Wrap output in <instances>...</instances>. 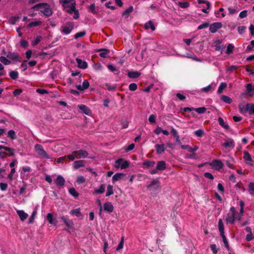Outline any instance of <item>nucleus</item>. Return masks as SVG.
<instances>
[{
    "instance_id": "1a4fd4ad",
    "label": "nucleus",
    "mask_w": 254,
    "mask_h": 254,
    "mask_svg": "<svg viewBox=\"0 0 254 254\" xmlns=\"http://www.w3.org/2000/svg\"><path fill=\"white\" fill-rule=\"evenodd\" d=\"M209 164L215 170L219 171L223 167V163L221 160H213L211 162L209 163Z\"/></svg>"
},
{
    "instance_id": "20e7f679",
    "label": "nucleus",
    "mask_w": 254,
    "mask_h": 254,
    "mask_svg": "<svg viewBox=\"0 0 254 254\" xmlns=\"http://www.w3.org/2000/svg\"><path fill=\"white\" fill-rule=\"evenodd\" d=\"M240 112L244 113L248 112L250 115H254V103H247L242 107H239Z\"/></svg>"
},
{
    "instance_id": "473e14b6",
    "label": "nucleus",
    "mask_w": 254,
    "mask_h": 254,
    "mask_svg": "<svg viewBox=\"0 0 254 254\" xmlns=\"http://www.w3.org/2000/svg\"><path fill=\"white\" fill-rule=\"evenodd\" d=\"M226 220L227 223L233 224L235 220V215L233 214H228Z\"/></svg>"
},
{
    "instance_id": "de8ad7c7",
    "label": "nucleus",
    "mask_w": 254,
    "mask_h": 254,
    "mask_svg": "<svg viewBox=\"0 0 254 254\" xmlns=\"http://www.w3.org/2000/svg\"><path fill=\"white\" fill-rule=\"evenodd\" d=\"M194 110L199 114H203L206 111V108L204 107H201L194 109Z\"/></svg>"
},
{
    "instance_id": "393cba45",
    "label": "nucleus",
    "mask_w": 254,
    "mask_h": 254,
    "mask_svg": "<svg viewBox=\"0 0 254 254\" xmlns=\"http://www.w3.org/2000/svg\"><path fill=\"white\" fill-rule=\"evenodd\" d=\"M70 213L72 215H75L77 217L82 218V215L80 211L79 208L72 209L70 211Z\"/></svg>"
},
{
    "instance_id": "bb28decb",
    "label": "nucleus",
    "mask_w": 254,
    "mask_h": 254,
    "mask_svg": "<svg viewBox=\"0 0 254 254\" xmlns=\"http://www.w3.org/2000/svg\"><path fill=\"white\" fill-rule=\"evenodd\" d=\"M127 75L131 78H135L138 77L140 75V73L138 71H129Z\"/></svg>"
},
{
    "instance_id": "c85d7f7f",
    "label": "nucleus",
    "mask_w": 254,
    "mask_h": 254,
    "mask_svg": "<svg viewBox=\"0 0 254 254\" xmlns=\"http://www.w3.org/2000/svg\"><path fill=\"white\" fill-rule=\"evenodd\" d=\"M99 52H101L99 55L101 57L105 58L109 53V50L107 49H101L99 50Z\"/></svg>"
},
{
    "instance_id": "052dcab7",
    "label": "nucleus",
    "mask_w": 254,
    "mask_h": 254,
    "mask_svg": "<svg viewBox=\"0 0 254 254\" xmlns=\"http://www.w3.org/2000/svg\"><path fill=\"white\" fill-rule=\"evenodd\" d=\"M128 88L130 91H135L137 88V85L136 83H132L129 84Z\"/></svg>"
},
{
    "instance_id": "cd10ccee",
    "label": "nucleus",
    "mask_w": 254,
    "mask_h": 254,
    "mask_svg": "<svg viewBox=\"0 0 254 254\" xmlns=\"http://www.w3.org/2000/svg\"><path fill=\"white\" fill-rule=\"evenodd\" d=\"M144 27L145 29L150 28L152 31H154L155 30V27L154 25L153 22L151 20L145 23Z\"/></svg>"
},
{
    "instance_id": "49530a36",
    "label": "nucleus",
    "mask_w": 254,
    "mask_h": 254,
    "mask_svg": "<svg viewBox=\"0 0 254 254\" xmlns=\"http://www.w3.org/2000/svg\"><path fill=\"white\" fill-rule=\"evenodd\" d=\"M244 159L246 161H252V159L250 153L247 151H245L244 153Z\"/></svg>"
},
{
    "instance_id": "c03bdc74",
    "label": "nucleus",
    "mask_w": 254,
    "mask_h": 254,
    "mask_svg": "<svg viewBox=\"0 0 254 254\" xmlns=\"http://www.w3.org/2000/svg\"><path fill=\"white\" fill-rule=\"evenodd\" d=\"M233 49L234 46L231 44H229L227 45L226 53L228 55L232 54L233 53Z\"/></svg>"
},
{
    "instance_id": "9d476101",
    "label": "nucleus",
    "mask_w": 254,
    "mask_h": 254,
    "mask_svg": "<svg viewBox=\"0 0 254 254\" xmlns=\"http://www.w3.org/2000/svg\"><path fill=\"white\" fill-rule=\"evenodd\" d=\"M222 26V24L221 22H214L209 26V30L212 33H215L219 29L221 28Z\"/></svg>"
},
{
    "instance_id": "338daca9",
    "label": "nucleus",
    "mask_w": 254,
    "mask_h": 254,
    "mask_svg": "<svg viewBox=\"0 0 254 254\" xmlns=\"http://www.w3.org/2000/svg\"><path fill=\"white\" fill-rule=\"evenodd\" d=\"M246 29V27L244 26H239L238 27V31L240 34H243Z\"/></svg>"
},
{
    "instance_id": "774afa93",
    "label": "nucleus",
    "mask_w": 254,
    "mask_h": 254,
    "mask_svg": "<svg viewBox=\"0 0 254 254\" xmlns=\"http://www.w3.org/2000/svg\"><path fill=\"white\" fill-rule=\"evenodd\" d=\"M20 45L22 48H26L28 46V43L26 40H22L20 42Z\"/></svg>"
},
{
    "instance_id": "bf43d9fd",
    "label": "nucleus",
    "mask_w": 254,
    "mask_h": 254,
    "mask_svg": "<svg viewBox=\"0 0 254 254\" xmlns=\"http://www.w3.org/2000/svg\"><path fill=\"white\" fill-rule=\"evenodd\" d=\"M197 2L199 4L205 3L207 6V9H209L211 4L209 1H205L204 0H197Z\"/></svg>"
},
{
    "instance_id": "f3484780",
    "label": "nucleus",
    "mask_w": 254,
    "mask_h": 254,
    "mask_svg": "<svg viewBox=\"0 0 254 254\" xmlns=\"http://www.w3.org/2000/svg\"><path fill=\"white\" fill-rule=\"evenodd\" d=\"M78 108L81 110L84 114L87 115H89L91 114V112L90 109L84 105H78Z\"/></svg>"
},
{
    "instance_id": "5701e85b",
    "label": "nucleus",
    "mask_w": 254,
    "mask_h": 254,
    "mask_svg": "<svg viewBox=\"0 0 254 254\" xmlns=\"http://www.w3.org/2000/svg\"><path fill=\"white\" fill-rule=\"evenodd\" d=\"M155 164V162L154 161L146 160L142 163V166L148 169L153 167Z\"/></svg>"
},
{
    "instance_id": "dca6fc26",
    "label": "nucleus",
    "mask_w": 254,
    "mask_h": 254,
    "mask_svg": "<svg viewBox=\"0 0 254 254\" xmlns=\"http://www.w3.org/2000/svg\"><path fill=\"white\" fill-rule=\"evenodd\" d=\"M76 61L78 67L82 69H85L87 67L88 64L85 61H83L80 59H76Z\"/></svg>"
},
{
    "instance_id": "b1692460",
    "label": "nucleus",
    "mask_w": 254,
    "mask_h": 254,
    "mask_svg": "<svg viewBox=\"0 0 254 254\" xmlns=\"http://www.w3.org/2000/svg\"><path fill=\"white\" fill-rule=\"evenodd\" d=\"M61 219L64 221V223L65 225L66 226H67L68 227L71 228H72L73 227V222L71 220H69L68 219L66 218L64 216L61 217Z\"/></svg>"
},
{
    "instance_id": "39448f33",
    "label": "nucleus",
    "mask_w": 254,
    "mask_h": 254,
    "mask_svg": "<svg viewBox=\"0 0 254 254\" xmlns=\"http://www.w3.org/2000/svg\"><path fill=\"white\" fill-rule=\"evenodd\" d=\"M75 4L76 3L74 0H72L70 7L67 8L66 10L67 12L70 14L74 13L73 18L74 19H76L79 17V12L78 10L76 9Z\"/></svg>"
},
{
    "instance_id": "e2e57ef3",
    "label": "nucleus",
    "mask_w": 254,
    "mask_h": 254,
    "mask_svg": "<svg viewBox=\"0 0 254 254\" xmlns=\"http://www.w3.org/2000/svg\"><path fill=\"white\" fill-rule=\"evenodd\" d=\"M124 237H123L121 239V240L120 242V243L119 244L118 247H117L116 248V250L117 251H119L121 249H122L123 248V246H124Z\"/></svg>"
},
{
    "instance_id": "5fc2aeb1",
    "label": "nucleus",
    "mask_w": 254,
    "mask_h": 254,
    "mask_svg": "<svg viewBox=\"0 0 254 254\" xmlns=\"http://www.w3.org/2000/svg\"><path fill=\"white\" fill-rule=\"evenodd\" d=\"M89 9L90 12L94 14H96L98 12V11L96 10L95 4L94 3H92L90 5Z\"/></svg>"
},
{
    "instance_id": "37998d69",
    "label": "nucleus",
    "mask_w": 254,
    "mask_h": 254,
    "mask_svg": "<svg viewBox=\"0 0 254 254\" xmlns=\"http://www.w3.org/2000/svg\"><path fill=\"white\" fill-rule=\"evenodd\" d=\"M7 137L10 138L12 139H14L16 138L15 132L13 130H10L7 133Z\"/></svg>"
},
{
    "instance_id": "3c124183",
    "label": "nucleus",
    "mask_w": 254,
    "mask_h": 254,
    "mask_svg": "<svg viewBox=\"0 0 254 254\" xmlns=\"http://www.w3.org/2000/svg\"><path fill=\"white\" fill-rule=\"evenodd\" d=\"M42 37L38 36L36 37L35 40L32 42V44L33 46L37 45L41 41Z\"/></svg>"
},
{
    "instance_id": "a18cd8bd",
    "label": "nucleus",
    "mask_w": 254,
    "mask_h": 254,
    "mask_svg": "<svg viewBox=\"0 0 254 254\" xmlns=\"http://www.w3.org/2000/svg\"><path fill=\"white\" fill-rule=\"evenodd\" d=\"M133 8L132 6H130L128 7L125 11L123 13V15H127L128 16L129 13L132 12L133 11Z\"/></svg>"
},
{
    "instance_id": "6e6552de",
    "label": "nucleus",
    "mask_w": 254,
    "mask_h": 254,
    "mask_svg": "<svg viewBox=\"0 0 254 254\" xmlns=\"http://www.w3.org/2000/svg\"><path fill=\"white\" fill-rule=\"evenodd\" d=\"M73 29V23L71 22H67L61 27V32L65 35L69 34Z\"/></svg>"
},
{
    "instance_id": "09e8293b",
    "label": "nucleus",
    "mask_w": 254,
    "mask_h": 254,
    "mask_svg": "<svg viewBox=\"0 0 254 254\" xmlns=\"http://www.w3.org/2000/svg\"><path fill=\"white\" fill-rule=\"evenodd\" d=\"M47 219L49 222L51 224H55L53 219V216L52 213H48L47 216Z\"/></svg>"
},
{
    "instance_id": "4be33fe9",
    "label": "nucleus",
    "mask_w": 254,
    "mask_h": 254,
    "mask_svg": "<svg viewBox=\"0 0 254 254\" xmlns=\"http://www.w3.org/2000/svg\"><path fill=\"white\" fill-rule=\"evenodd\" d=\"M17 213L22 221H24L28 216L23 210H17Z\"/></svg>"
},
{
    "instance_id": "13d9d810",
    "label": "nucleus",
    "mask_w": 254,
    "mask_h": 254,
    "mask_svg": "<svg viewBox=\"0 0 254 254\" xmlns=\"http://www.w3.org/2000/svg\"><path fill=\"white\" fill-rule=\"evenodd\" d=\"M106 88L110 91H114L116 88V86L114 85H111L110 84L107 83L105 85Z\"/></svg>"
},
{
    "instance_id": "e433bc0d",
    "label": "nucleus",
    "mask_w": 254,
    "mask_h": 254,
    "mask_svg": "<svg viewBox=\"0 0 254 254\" xmlns=\"http://www.w3.org/2000/svg\"><path fill=\"white\" fill-rule=\"evenodd\" d=\"M5 150L7 151L6 154H7V156H14L15 152L14 149L6 146V149H5Z\"/></svg>"
},
{
    "instance_id": "aec40b11",
    "label": "nucleus",
    "mask_w": 254,
    "mask_h": 254,
    "mask_svg": "<svg viewBox=\"0 0 254 254\" xmlns=\"http://www.w3.org/2000/svg\"><path fill=\"white\" fill-rule=\"evenodd\" d=\"M246 89L249 96L252 97L254 96V87L252 86V84H248L246 86Z\"/></svg>"
},
{
    "instance_id": "2eb2a0df",
    "label": "nucleus",
    "mask_w": 254,
    "mask_h": 254,
    "mask_svg": "<svg viewBox=\"0 0 254 254\" xmlns=\"http://www.w3.org/2000/svg\"><path fill=\"white\" fill-rule=\"evenodd\" d=\"M104 209L105 211L111 213L113 211L114 206L111 202H107L104 204Z\"/></svg>"
},
{
    "instance_id": "4c0bfd02",
    "label": "nucleus",
    "mask_w": 254,
    "mask_h": 254,
    "mask_svg": "<svg viewBox=\"0 0 254 254\" xmlns=\"http://www.w3.org/2000/svg\"><path fill=\"white\" fill-rule=\"evenodd\" d=\"M227 87V84L225 82H221L220 83V85H219V87L218 88V89L217 90L218 94H220L221 93H222L223 90L226 88Z\"/></svg>"
},
{
    "instance_id": "72a5a7b5",
    "label": "nucleus",
    "mask_w": 254,
    "mask_h": 254,
    "mask_svg": "<svg viewBox=\"0 0 254 254\" xmlns=\"http://www.w3.org/2000/svg\"><path fill=\"white\" fill-rule=\"evenodd\" d=\"M105 185L104 184H102L100 185L99 189L94 190V192L98 194H102L105 191Z\"/></svg>"
},
{
    "instance_id": "58836bf2",
    "label": "nucleus",
    "mask_w": 254,
    "mask_h": 254,
    "mask_svg": "<svg viewBox=\"0 0 254 254\" xmlns=\"http://www.w3.org/2000/svg\"><path fill=\"white\" fill-rule=\"evenodd\" d=\"M37 211L36 208H35L32 213L31 216H30V218L29 219L28 222L29 224H32L34 221V219L36 215L37 214Z\"/></svg>"
},
{
    "instance_id": "680f3d73",
    "label": "nucleus",
    "mask_w": 254,
    "mask_h": 254,
    "mask_svg": "<svg viewBox=\"0 0 254 254\" xmlns=\"http://www.w3.org/2000/svg\"><path fill=\"white\" fill-rule=\"evenodd\" d=\"M171 133L172 136H173L175 138L177 137V136H180L178 131L173 127H171Z\"/></svg>"
},
{
    "instance_id": "4468645a",
    "label": "nucleus",
    "mask_w": 254,
    "mask_h": 254,
    "mask_svg": "<svg viewBox=\"0 0 254 254\" xmlns=\"http://www.w3.org/2000/svg\"><path fill=\"white\" fill-rule=\"evenodd\" d=\"M223 146L226 148H233L235 147V142L231 138H229L223 144Z\"/></svg>"
},
{
    "instance_id": "8fccbe9b",
    "label": "nucleus",
    "mask_w": 254,
    "mask_h": 254,
    "mask_svg": "<svg viewBox=\"0 0 254 254\" xmlns=\"http://www.w3.org/2000/svg\"><path fill=\"white\" fill-rule=\"evenodd\" d=\"M194 134L197 137H201L204 135V131L202 129H198L194 132Z\"/></svg>"
},
{
    "instance_id": "c9c22d12",
    "label": "nucleus",
    "mask_w": 254,
    "mask_h": 254,
    "mask_svg": "<svg viewBox=\"0 0 254 254\" xmlns=\"http://www.w3.org/2000/svg\"><path fill=\"white\" fill-rule=\"evenodd\" d=\"M114 194L113 187L112 186L109 185L107 186V190L106 193V196H109Z\"/></svg>"
},
{
    "instance_id": "f8f14e48",
    "label": "nucleus",
    "mask_w": 254,
    "mask_h": 254,
    "mask_svg": "<svg viewBox=\"0 0 254 254\" xmlns=\"http://www.w3.org/2000/svg\"><path fill=\"white\" fill-rule=\"evenodd\" d=\"M6 57L13 61L16 60L20 62H21V58L16 53L9 52L6 55Z\"/></svg>"
},
{
    "instance_id": "f257e3e1",
    "label": "nucleus",
    "mask_w": 254,
    "mask_h": 254,
    "mask_svg": "<svg viewBox=\"0 0 254 254\" xmlns=\"http://www.w3.org/2000/svg\"><path fill=\"white\" fill-rule=\"evenodd\" d=\"M40 9V11L46 17H49L53 14V10L51 8L50 5L47 3L43 2L34 5L32 9Z\"/></svg>"
},
{
    "instance_id": "9b49d317",
    "label": "nucleus",
    "mask_w": 254,
    "mask_h": 254,
    "mask_svg": "<svg viewBox=\"0 0 254 254\" xmlns=\"http://www.w3.org/2000/svg\"><path fill=\"white\" fill-rule=\"evenodd\" d=\"M75 154L76 158H85L88 156V153L86 150L80 149L75 151Z\"/></svg>"
},
{
    "instance_id": "412c9836",
    "label": "nucleus",
    "mask_w": 254,
    "mask_h": 254,
    "mask_svg": "<svg viewBox=\"0 0 254 254\" xmlns=\"http://www.w3.org/2000/svg\"><path fill=\"white\" fill-rule=\"evenodd\" d=\"M218 122L219 125L223 128L225 129H228L230 128L229 126L224 122V120L221 117H219L218 118Z\"/></svg>"
},
{
    "instance_id": "4d7b16f0",
    "label": "nucleus",
    "mask_w": 254,
    "mask_h": 254,
    "mask_svg": "<svg viewBox=\"0 0 254 254\" xmlns=\"http://www.w3.org/2000/svg\"><path fill=\"white\" fill-rule=\"evenodd\" d=\"M85 34H86L85 31H81L79 32H78L75 34L74 38L77 39L78 38L82 37L84 36Z\"/></svg>"
},
{
    "instance_id": "a878e982",
    "label": "nucleus",
    "mask_w": 254,
    "mask_h": 254,
    "mask_svg": "<svg viewBox=\"0 0 254 254\" xmlns=\"http://www.w3.org/2000/svg\"><path fill=\"white\" fill-rule=\"evenodd\" d=\"M125 176L124 173H116L113 177V181H117L122 179Z\"/></svg>"
},
{
    "instance_id": "7ed1b4c3",
    "label": "nucleus",
    "mask_w": 254,
    "mask_h": 254,
    "mask_svg": "<svg viewBox=\"0 0 254 254\" xmlns=\"http://www.w3.org/2000/svg\"><path fill=\"white\" fill-rule=\"evenodd\" d=\"M35 150L39 156H40L42 158H44L46 159H50L51 157L47 153L46 151L44 149L42 145L36 144L35 145Z\"/></svg>"
},
{
    "instance_id": "864d4df0",
    "label": "nucleus",
    "mask_w": 254,
    "mask_h": 254,
    "mask_svg": "<svg viewBox=\"0 0 254 254\" xmlns=\"http://www.w3.org/2000/svg\"><path fill=\"white\" fill-rule=\"evenodd\" d=\"M65 156L66 157V159H68L71 161H73L75 158H76L75 154V151H73L72 154H69Z\"/></svg>"
},
{
    "instance_id": "7c9ffc66",
    "label": "nucleus",
    "mask_w": 254,
    "mask_h": 254,
    "mask_svg": "<svg viewBox=\"0 0 254 254\" xmlns=\"http://www.w3.org/2000/svg\"><path fill=\"white\" fill-rule=\"evenodd\" d=\"M220 99L222 101L227 104H231L232 102V99L226 95H221Z\"/></svg>"
},
{
    "instance_id": "603ef678",
    "label": "nucleus",
    "mask_w": 254,
    "mask_h": 254,
    "mask_svg": "<svg viewBox=\"0 0 254 254\" xmlns=\"http://www.w3.org/2000/svg\"><path fill=\"white\" fill-rule=\"evenodd\" d=\"M179 5L182 8H187L189 6L190 3L188 2H179Z\"/></svg>"
},
{
    "instance_id": "ddd939ff",
    "label": "nucleus",
    "mask_w": 254,
    "mask_h": 254,
    "mask_svg": "<svg viewBox=\"0 0 254 254\" xmlns=\"http://www.w3.org/2000/svg\"><path fill=\"white\" fill-rule=\"evenodd\" d=\"M55 182L57 187L60 188L64 185L65 180L62 176L59 175L55 180Z\"/></svg>"
},
{
    "instance_id": "c756f323",
    "label": "nucleus",
    "mask_w": 254,
    "mask_h": 254,
    "mask_svg": "<svg viewBox=\"0 0 254 254\" xmlns=\"http://www.w3.org/2000/svg\"><path fill=\"white\" fill-rule=\"evenodd\" d=\"M72 0H62L61 3H62L63 7L64 8L70 7V4H71Z\"/></svg>"
},
{
    "instance_id": "0eeeda50",
    "label": "nucleus",
    "mask_w": 254,
    "mask_h": 254,
    "mask_svg": "<svg viewBox=\"0 0 254 254\" xmlns=\"http://www.w3.org/2000/svg\"><path fill=\"white\" fill-rule=\"evenodd\" d=\"M129 166V163L127 161H125L123 159H118L115 161V167L117 168H121L122 169H125Z\"/></svg>"
},
{
    "instance_id": "a19ab883",
    "label": "nucleus",
    "mask_w": 254,
    "mask_h": 254,
    "mask_svg": "<svg viewBox=\"0 0 254 254\" xmlns=\"http://www.w3.org/2000/svg\"><path fill=\"white\" fill-rule=\"evenodd\" d=\"M0 61L5 65H8L11 63V61L7 59L6 57L3 56L0 57Z\"/></svg>"
},
{
    "instance_id": "2f4dec72",
    "label": "nucleus",
    "mask_w": 254,
    "mask_h": 254,
    "mask_svg": "<svg viewBox=\"0 0 254 254\" xmlns=\"http://www.w3.org/2000/svg\"><path fill=\"white\" fill-rule=\"evenodd\" d=\"M248 191L251 195L254 196V182H250L249 184Z\"/></svg>"
},
{
    "instance_id": "69168bd1",
    "label": "nucleus",
    "mask_w": 254,
    "mask_h": 254,
    "mask_svg": "<svg viewBox=\"0 0 254 254\" xmlns=\"http://www.w3.org/2000/svg\"><path fill=\"white\" fill-rule=\"evenodd\" d=\"M89 82L87 80H85L82 83V88H83V89L84 90L85 89H87L89 87Z\"/></svg>"
},
{
    "instance_id": "a211bd4d",
    "label": "nucleus",
    "mask_w": 254,
    "mask_h": 254,
    "mask_svg": "<svg viewBox=\"0 0 254 254\" xmlns=\"http://www.w3.org/2000/svg\"><path fill=\"white\" fill-rule=\"evenodd\" d=\"M84 163V160L75 161L73 163V168L76 170L80 167H84L85 166Z\"/></svg>"
},
{
    "instance_id": "f03ea898",
    "label": "nucleus",
    "mask_w": 254,
    "mask_h": 254,
    "mask_svg": "<svg viewBox=\"0 0 254 254\" xmlns=\"http://www.w3.org/2000/svg\"><path fill=\"white\" fill-rule=\"evenodd\" d=\"M218 229L220 233V235L223 239V241L225 246L228 249L229 245L225 235H224V227L222 219H220L218 221Z\"/></svg>"
},
{
    "instance_id": "423d86ee",
    "label": "nucleus",
    "mask_w": 254,
    "mask_h": 254,
    "mask_svg": "<svg viewBox=\"0 0 254 254\" xmlns=\"http://www.w3.org/2000/svg\"><path fill=\"white\" fill-rule=\"evenodd\" d=\"M166 168V163L164 161H159L158 162L156 167L150 171V173L152 175L156 174L159 171L165 170Z\"/></svg>"
},
{
    "instance_id": "79ce46f5",
    "label": "nucleus",
    "mask_w": 254,
    "mask_h": 254,
    "mask_svg": "<svg viewBox=\"0 0 254 254\" xmlns=\"http://www.w3.org/2000/svg\"><path fill=\"white\" fill-rule=\"evenodd\" d=\"M69 193L75 197L78 196V193L74 188H71L69 189Z\"/></svg>"
},
{
    "instance_id": "6ab92c4d",
    "label": "nucleus",
    "mask_w": 254,
    "mask_h": 254,
    "mask_svg": "<svg viewBox=\"0 0 254 254\" xmlns=\"http://www.w3.org/2000/svg\"><path fill=\"white\" fill-rule=\"evenodd\" d=\"M155 148L156 149L157 153L158 154H161L165 151V145L164 144H157L155 145Z\"/></svg>"
},
{
    "instance_id": "0e129e2a",
    "label": "nucleus",
    "mask_w": 254,
    "mask_h": 254,
    "mask_svg": "<svg viewBox=\"0 0 254 254\" xmlns=\"http://www.w3.org/2000/svg\"><path fill=\"white\" fill-rule=\"evenodd\" d=\"M158 184H159V181L158 179L153 180V181H151V183L147 186V188L149 189L151 188L152 186Z\"/></svg>"
},
{
    "instance_id": "ea45409f",
    "label": "nucleus",
    "mask_w": 254,
    "mask_h": 254,
    "mask_svg": "<svg viewBox=\"0 0 254 254\" xmlns=\"http://www.w3.org/2000/svg\"><path fill=\"white\" fill-rule=\"evenodd\" d=\"M10 78L13 80L16 79L18 77V72L17 71L12 70L9 72Z\"/></svg>"
},
{
    "instance_id": "6e6d98bb",
    "label": "nucleus",
    "mask_w": 254,
    "mask_h": 254,
    "mask_svg": "<svg viewBox=\"0 0 254 254\" xmlns=\"http://www.w3.org/2000/svg\"><path fill=\"white\" fill-rule=\"evenodd\" d=\"M148 121L151 124H155L156 123V116L154 114H151L149 118Z\"/></svg>"
},
{
    "instance_id": "f704fd0d",
    "label": "nucleus",
    "mask_w": 254,
    "mask_h": 254,
    "mask_svg": "<svg viewBox=\"0 0 254 254\" xmlns=\"http://www.w3.org/2000/svg\"><path fill=\"white\" fill-rule=\"evenodd\" d=\"M41 24H42V22L41 21H39V20L32 21V22H30L27 25V27L28 28H30V27H32L39 26Z\"/></svg>"
}]
</instances>
